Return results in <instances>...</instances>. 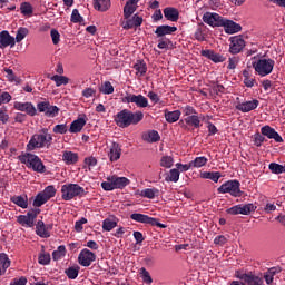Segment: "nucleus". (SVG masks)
<instances>
[{
    "label": "nucleus",
    "mask_w": 285,
    "mask_h": 285,
    "mask_svg": "<svg viewBox=\"0 0 285 285\" xmlns=\"http://www.w3.org/2000/svg\"><path fill=\"white\" fill-rule=\"evenodd\" d=\"M50 79L51 81H55L57 88L61 86H68V83H70V78L66 76L55 75Z\"/></svg>",
    "instance_id": "nucleus-35"
},
{
    "label": "nucleus",
    "mask_w": 285,
    "mask_h": 285,
    "mask_svg": "<svg viewBox=\"0 0 285 285\" xmlns=\"http://www.w3.org/2000/svg\"><path fill=\"white\" fill-rule=\"evenodd\" d=\"M10 116L8 115V107L3 106L0 108V121L2 124H8Z\"/></svg>",
    "instance_id": "nucleus-55"
},
{
    "label": "nucleus",
    "mask_w": 285,
    "mask_h": 285,
    "mask_svg": "<svg viewBox=\"0 0 285 285\" xmlns=\"http://www.w3.org/2000/svg\"><path fill=\"white\" fill-rule=\"evenodd\" d=\"M253 68L259 77H268L275 68V60L271 58H261L257 61L253 62Z\"/></svg>",
    "instance_id": "nucleus-5"
},
{
    "label": "nucleus",
    "mask_w": 285,
    "mask_h": 285,
    "mask_svg": "<svg viewBox=\"0 0 285 285\" xmlns=\"http://www.w3.org/2000/svg\"><path fill=\"white\" fill-rule=\"evenodd\" d=\"M173 164H175V160L171 156H163L160 158V166L163 168H173Z\"/></svg>",
    "instance_id": "nucleus-51"
},
{
    "label": "nucleus",
    "mask_w": 285,
    "mask_h": 285,
    "mask_svg": "<svg viewBox=\"0 0 285 285\" xmlns=\"http://www.w3.org/2000/svg\"><path fill=\"white\" fill-rule=\"evenodd\" d=\"M140 275L145 284H153V277L150 276V273L145 269V267L140 268Z\"/></svg>",
    "instance_id": "nucleus-56"
},
{
    "label": "nucleus",
    "mask_w": 285,
    "mask_h": 285,
    "mask_svg": "<svg viewBox=\"0 0 285 285\" xmlns=\"http://www.w3.org/2000/svg\"><path fill=\"white\" fill-rule=\"evenodd\" d=\"M96 259H97V255L92 253L90 249L85 248L80 252L78 256V264H80V266L88 267Z\"/></svg>",
    "instance_id": "nucleus-14"
},
{
    "label": "nucleus",
    "mask_w": 285,
    "mask_h": 285,
    "mask_svg": "<svg viewBox=\"0 0 285 285\" xmlns=\"http://www.w3.org/2000/svg\"><path fill=\"white\" fill-rule=\"evenodd\" d=\"M130 184V180L126 177H118L116 175L109 176L107 181L101 183V188L105 190L124 189Z\"/></svg>",
    "instance_id": "nucleus-6"
},
{
    "label": "nucleus",
    "mask_w": 285,
    "mask_h": 285,
    "mask_svg": "<svg viewBox=\"0 0 285 285\" xmlns=\"http://www.w3.org/2000/svg\"><path fill=\"white\" fill-rule=\"evenodd\" d=\"M190 163H191V168H202L206 166V164H208V158L200 156V157H196Z\"/></svg>",
    "instance_id": "nucleus-44"
},
{
    "label": "nucleus",
    "mask_w": 285,
    "mask_h": 285,
    "mask_svg": "<svg viewBox=\"0 0 285 285\" xmlns=\"http://www.w3.org/2000/svg\"><path fill=\"white\" fill-rule=\"evenodd\" d=\"M83 126H86V119L78 118L71 122L69 132H81V130H83Z\"/></svg>",
    "instance_id": "nucleus-30"
},
{
    "label": "nucleus",
    "mask_w": 285,
    "mask_h": 285,
    "mask_svg": "<svg viewBox=\"0 0 285 285\" xmlns=\"http://www.w3.org/2000/svg\"><path fill=\"white\" fill-rule=\"evenodd\" d=\"M42 195L50 202L55 195H57V189H55V186L50 185L45 188L43 191H41Z\"/></svg>",
    "instance_id": "nucleus-52"
},
{
    "label": "nucleus",
    "mask_w": 285,
    "mask_h": 285,
    "mask_svg": "<svg viewBox=\"0 0 285 285\" xmlns=\"http://www.w3.org/2000/svg\"><path fill=\"white\" fill-rule=\"evenodd\" d=\"M130 219L138 222V224H148L149 226H157V228H166L165 224L159 223L157 218H153L146 214L134 213L130 215Z\"/></svg>",
    "instance_id": "nucleus-8"
},
{
    "label": "nucleus",
    "mask_w": 285,
    "mask_h": 285,
    "mask_svg": "<svg viewBox=\"0 0 285 285\" xmlns=\"http://www.w3.org/2000/svg\"><path fill=\"white\" fill-rule=\"evenodd\" d=\"M38 262L42 266H48V264H50V254H40L38 257Z\"/></svg>",
    "instance_id": "nucleus-61"
},
{
    "label": "nucleus",
    "mask_w": 285,
    "mask_h": 285,
    "mask_svg": "<svg viewBox=\"0 0 285 285\" xmlns=\"http://www.w3.org/2000/svg\"><path fill=\"white\" fill-rule=\"evenodd\" d=\"M94 8L99 12H106L110 10V0H94Z\"/></svg>",
    "instance_id": "nucleus-31"
},
{
    "label": "nucleus",
    "mask_w": 285,
    "mask_h": 285,
    "mask_svg": "<svg viewBox=\"0 0 285 285\" xmlns=\"http://www.w3.org/2000/svg\"><path fill=\"white\" fill-rule=\"evenodd\" d=\"M36 234L38 237H42L43 239H48V237H50V232L48 230V227H46L43 220H38L36 225Z\"/></svg>",
    "instance_id": "nucleus-28"
},
{
    "label": "nucleus",
    "mask_w": 285,
    "mask_h": 285,
    "mask_svg": "<svg viewBox=\"0 0 285 285\" xmlns=\"http://www.w3.org/2000/svg\"><path fill=\"white\" fill-rule=\"evenodd\" d=\"M236 277L248 285H264V281L259 276H255L252 272L247 274L237 272Z\"/></svg>",
    "instance_id": "nucleus-17"
},
{
    "label": "nucleus",
    "mask_w": 285,
    "mask_h": 285,
    "mask_svg": "<svg viewBox=\"0 0 285 285\" xmlns=\"http://www.w3.org/2000/svg\"><path fill=\"white\" fill-rule=\"evenodd\" d=\"M196 41H206V35H204V30L202 28H197L194 33Z\"/></svg>",
    "instance_id": "nucleus-62"
},
{
    "label": "nucleus",
    "mask_w": 285,
    "mask_h": 285,
    "mask_svg": "<svg viewBox=\"0 0 285 285\" xmlns=\"http://www.w3.org/2000/svg\"><path fill=\"white\" fill-rule=\"evenodd\" d=\"M181 110H183V115L185 118L193 117V116L197 115V110H195V108L190 105L183 107Z\"/></svg>",
    "instance_id": "nucleus-54"
},
{
    "label": "nucleus",
    "mask_w": 285,
    "mask_h": 285,
    "mask_svg": "<svg viewBox=\"0 0 285 285\" xmlns=\"http://www.w3.org/2000/svg\"><path fill=\"white\" fill-rule=\"evenodd\" d=\"M220 28H224L226 35H235L237 32H242V24L225 18L223 19V24Z\"/></svg>",
    "instance_id": "nucleus-20"
},
{
    "label": "nucleus",
    "mask_w": 285,
    "mask_h": 285,
    "mask_svg": "<svg viewBox=\"0 0 285 285\" xmlns=\"http://www.w3.org/2000/svg\"><path fill=\"white\" fill-rule=\"evenodd\" d=\"M99 92H102V95H112V92H115V87H112L110 81H105L104 85L99 88Z\"/></svg>",
    "instance_id": "nucleus-48"
},
{
    "label": "nucleus",
    "mask_w": 285,
    "mask_h": 285,
    "mask_svg": "<svg viewBox=\"0 0 285 285\" xmlns=\"http://www.w3.org/2000/svg\"><path fill=\"white\" fill-rule=\"evenodd\" d=\"M83 21V17L79 13V10L73 9L71 13V22L72 23H81Z\"/></svg>",
    "instance_id": "nucleus-60"
},
{
    "label": "nucleus",
    "mask_w": 285,
    "mask_h": 285,
    "mask_svg": "<svg viewBox=\"0 0 285 285\" xmlns=\"http://www.w3.org/2000/svg\"><path fill=\"white\" fill-rule=\"evenodd\" d=\"M40 213L41 209L39 208L30 209L27 215L18 216V224H21V226H28V228H32V226H35V219H37V216Z\"/></svg>",
    "instance_id": "nucleus-10"
},
{
    "label": "nucleus",
    "mask_w": 285,
    "mask_h": 285,
    "mask_svg": "<svg viewBox=\"0 0 285 285\" xmlns=\"http://www.w3.org/2000/svg\"><path fill=\"white\" fill-rule=\"evenodd\" d=\"M37 109L39 112H45L46 117H57L59 115V107L50 105L49 101L38 102Z\"/></svg>",
    "instance_id": "nucleus-13"
},
{
    "label": "nucleus",
    "mask_w": 285,
    "mask_h": 285,
    "mask_svg": "<svg viewBox=\"0 0 285 285\" xmlns=\"http://www.w3.org/2000/svg\"><path fill=\"white\" fill-rule=\"evenodd\" d=\"M102 228L109 233V230H112V228H117V222L112 218H106L102 222Z\"/></svg>",
    "instance_id": "nucleus-50"
},
{
    "label": "nucleus",
    "mask_w": 285,
    "mask_h": 285,
    "mask_svg": "<svg viewBox=\"0 0 285 285\" xmlns=\"http://www.w3.org/2000/svg\"><path fill=\"white\" fill-rule=\"evenodd\" d=\"M238 206L240 215H250V213H255V210H257V206H254L253 203Z\"/></svg>",
    "instance_id": "nucleus-38"
},
{
    "label": "nucleus",
    "mask_w": 285,
    "mask_h": 285,
    "mask_svg": "<svg viewBox=\"0 0 285 285\" xmlns=\"http://www.w3.org/2000/svg\"><path fill=\"white\" fill-rule=\"evenodd\" d=\"M0 268L6 273L7 268H10V258L6 253L0 254Z\"/></svg>",
    "instance_id": "nucleus-49"
},
{
    "label": "nucleus",
    "mask_w": 285,
    "mask_h": 285,
    "mask_svg": "<svg viewBox=\"0 0 285 285\" xmlns=\"http://www.w3.org/2000/svg\"><path fill=\"white\" fill-rule=\"evenodd\" d=\"M203 21L212 28H222V24L224 23V17L219 16L218 13L207 11L203 14Z\"/></svg>",
    "instance_id": "nucleus-12"
},
{
    "label": "nucleus",
    "mask_w": 285,
    "mask_h": 285,
    "mask_svg": "<svg viewBox=\"0 0 285 285\" xmlns=\"http://www.w3.org/2000/svg\"><path fill=\"white\" fill-rule=\"evenodd\" d=\"M246 48V41L242 36H235L230 38L229 52L232 55H239Z\"/></svg>",
    "instance_id": "nucleus-15"
},
{
    "label": "nucleus",
    "mask_w": 285,
    "mask_h": 285,
    "mask_svg": "<svg viewBox=\"0 0 285 285\" xmlns=\"http://www.w3.org/2000/svg\"><path fill=\"white\" fill-rule=\"evenodd\" d=\"M166 181H174L177 184L179 181V169H170L168 177L165 178Z\"/></svg>",
    "instance_id": "nucleus-53"
},
{
    "label": "nucleus",
    "mask_w": 285,
    "mask_h": 285,
    "mask_svg": "<svg viewBox=\"0 0 285 285\" xmlns=\"http://www.w3.org/2000/svg\"><path fill=\"white\" fill-rule=\"evenodd\" d=\"M55 135H66L68 132V126L66 124L62 125H56L53 127Z\"/></svg>",
    "instance_id": "nucleus-59"
},
{
    "label": "nucleus",
    "mask_w": 285,
    "mask_h": 285,
    "mask_svg": "<svg viewBox=\"0 0 285 285\" xmlns=\"http://www.w3.org/2000/svg\"><path fill=\"white\" fill-rule=\"evenodd\" d=\"M140 197H145L146 199H155L159 195V189L157 188H147L142 189L139 193Z\"/></svg>",
    "instance_id": "nucleus-33"
},
{
    "label": "nucleus",
    "mask_w": 285,
    "mask_h": 285,
    "mask_svg": "<svg viewBox=\"0 0 285 285\" xmlns=\"http://www.w3.org/2000/svg\"><path fill=\"white\" fill-rule=\"evenodd\" d=\"M164 17L167 21H179V10L175 7H167L164 9Z\"/></svg>",
    "instance_id": "nucleus-24"
},
{
    "label": "nucleus",
    "mask_w": 285,
    "mask_h": 285,
    "mask_svg": "<svg viewBox=\"0 0 285 285\" xmlns=\"http://www.w3.org/2000/svg\"><path fill=\"white\" fill-rule=\"evenodd\" d=\"M242 184L239 180H227L220 187H218L217 193L219 195H226L227 193L232 195V197H242V189L239 188Z\"/></svg>",
    "instance_id": "nucleus-7"
},
{
    "label": "nucleus",
    "mask_w": 285,
    "mask_h": 285,
    "mask_svg": "<svg viewBox=\"0 0 285 285\" xmlns=\"http://www.w3.org/2000/svg\"><path fill=\"white\" fill-rule=\"evenodd\" d=\"M79 271H80L79 266L68 267L65 271V275H67L68 279H77V277H79Z\"/></svg>",
    "instance_id": "nucleus-43"
},
{
    "label": "nucleus",
    "mask_w": 285,
    "mask_h": 285,
    "mask_svg": "<svg viewBox=\"0 0 285 285\" xmlns=\"http://www.w3.org/2000/svg\"><path fill=\"white\" fill-rule=\"evenodd\" d=\"M88 193L79 184H65L61 186V198L63 202H70L75 197H86Z\"/></svg>",
    "instance_id": "nucleus-4"
},
{
    "label": "nucleus",
    "mask_w": 285,
    "mask_h": 285,
    "mask_svg": "<svg viewBox=\"0 0 285 285\" xmlns=\"http://www.w3.org/2000/svg\"><path fill=\"white\" fill-rule=\"evenodd\" d=\"M170 46H173V41H170V39L161 38V39L158 41V48H159V50H168V48H170Z\"/></svg>",
    "instance_id": "nucleus-58"
},
{
    "label": "nucleus",
    "mask_w": 285,
    "mask_h": 285,
    "mask_svg": "<svg viewBox=\"0 0 285 285\" xmlns=\"http://www.w3.org/2000/svg\"><path fill=\"white\" fill-rule=\"evenodd\" d=\"M27 35H30V30L26 27H20L14 38L16 43H21V41L26 39Z\"/></svg>",
    "instance_id": "nucleus-39"
},
{
    "label": "nucleus",
    "mask_w": 285,
    "mask_h": 285,
    "mask_svg": "<svg viewBox=\"0 0 285 285\" xmlns=\"http://www.w3.org/2000/svg\"><path fill=\"white\" fill-rule=\"evenodd\" d=\"M14 110H19L20 112H26L29 117H35L37 115V108L32 102H19L16 101L13 104Z\"/></svg>",
    "instance_id": "nucleus-18"
},
{
    "label": "nucleus",
    "mask_w": 285,
    "mask_h": 285,
    "mask_svg": "<svg viewBox=\"0 0 285 285\" xmlns=\"http://www.w3.org/2000/svg\"><path fill=\"white\" fill-rule=\"evenodd\" d=\"M14 48L16 46V40L14 37L10 36V32L8 31H1L0 32V48L3 50V48Z\"/></svg>",
    "instance_id": "nucleus-22"
},
{
    "label": "nucleus",
    "mask_w": 285,
    "mask_h": 285,
    "mask_svg": "<svg viewBox=\"0 0 285 285\" xmlns=\"http://www.w3.org/2000/svg\"><path fill=\"white\" fill-rule=\"evenodd\" d=\"M28 284V278L21 276L20 278H14L10 285H26Z\"/></svg>",
    "instance_id": "nucleus-64"
},
{
    "label": "nucleus",
    "mask_w": 285,
    "mask_h": 285,
    "mask_svg": "<svg viewBox=\"0 0 285 285\" xmlns=\"http://www.w3.org/2000/svg\"><path fill=\"white\" fill-rule=\"evenodd\" d=\"M114 121L118 128H129V126H137L140 121H144V112L128 109H122L115 115Z\"/></svg>",
    "instance_id": "nucleus-1"
},
{
    "label": "nucleus",
    "mask_w": 285,
    "mask_h": 285,
    "mask_svg": "<svg viewBox=\"0 0 285 285\" xmlns=\"http://www.w3.org/2000/svg\"><path fill=\"white\" fill-rule=\"evenodd\" d=\"M137 12V6L126 2L124 7V19H130Z\"/></svg>",
    "instance_id": "nucleus-37"
},
{
    "label": "nucleus",
    "mask_w": 285,
    "mask_h": 285,
    "mask_svg": "<svg viewBox=\"0 0 285 285\" xmlns=\"http://www.w3.org/2000/svg\"><path fill=\"white\" fill-rule=\"evenodd\" d=\"M178 125L184 130H188V126H193V128H202V120L197 114H194V116H189L179 120Z\"/></svg>",
    "instance_id": "nucleus-16"
},
{
    "label": "nucleus",
    "mask_w": 285,
    "mask_h": 285,
    "mask_svg": "<svg viewBox=\"0 0 285 285\" xmlns=\"http://www.w3.org/2000/svg\"><path fill=\"white\" fill-rule=\"evenodd\" d=\"M110 161H118L121 158V147L117 142H112L108 154Z\"/></svg>",
    "instance_id": "nucleus-26"
},
{
    "label": "nucleus",
    "mask_w": 285,
    "mask_h": 285,
    "mask_svg": "<svg viewBox=\"0 0 285 285\" xmlns=\"http://www.w3.org/2000/svg\"><path fill=\"white\" fill-rule=\"evenodd\" d=\"M179 117H181V110H174V111H168V109L165 110V119L167 124H175L179 121Z\"/></svg>",
    "instance_id": "nucleus-29"
},
{
    "label": "nucleus",
    "mask_w": 285,
    "mask_h": 285,
    "mask_svg": "<svg viewBox=\"0 0 285 285\" xmlns=\"http://www.w3.org/2000/svg\"><path fill=\"white\" fill-rule=\"evenodd\" d=\"M145 141H148L149 144H155L161 139L159 136V132L156 130H151L148 132V135L144 136Z\"/></svg>",
    "instance_id": "nucleus-41"
},
{
    "label": "nucleus",
    "mask_w": 285,
    "mask_h": 285,
    "mask_svg": "<svg viewBox=\"0 0 285 285\" xmlns=\"http://www.w3.org/2000/svg\"><path fill=\"white\" fill-rule=\"evenodd\" d=\"M173 32H177V27L163 24L156 28L155 35H157V37L160 38L166 37V35H173Z\"/></svg>",
    "instance_id": "nucleus-25"
},
{
    "label": "nucleus",
    "mask_w": 285,
    "mask_h": 285,
    "mask_svg": "<svg viewBox=\"0 0 285 285\" xmlns=\"http://www.w3.org/2000/svg\"><path fill=\"white\" fill-rule=\"evenodd\" d=\"M243 77H244V85L246 86V88H253V86H255L256 80L254 77H250V71L244 70Z\"/></svg>",
    "instance_id": "nucleus-42"
},
{
    "label": "nucleus",
    "mask_w": 285,
    "mask_h": 285,
    "mask_svg": "<svg viewBox=\"0 0 285 285\" xmlns=\"http://www.w3.org/2000/svg\"><path fill=\"white\" fill-rule=\"evenodd\" d=\"M50 146H52V135L48 134V129H42V134H36L31 137L27 148L35 150V148H50Z\"/></svg>",
    "instance_id": "nucleus-2"
},
{
    "label": "nucleus",
    "mask_w": 285,
    "mask_h": 285,
    "mask_svg": "<svg viewBox=\"0 0 285 285\" xmlns=\"http://www.w3.org/2000/svg\"><path fill=\"white\" fill-rule=\"evenodd\" d=\"M50 37L52 39L53 46H59V41H61V35L57 29H51Z\"/></svg>",
    "instance_id": "nucleus-57"
},
{
    "label": "nucleus",
    "mask_w": 285,
    "mask_h": 285,
    "mask_svg": "<svg viewBox=\"0 0 285 285\" xmlns=\"http://www.w3.org/2000/svg\"><path fill=\"white\" fill-rule=\"evenodd\" d=\"M268 168L274 175H282V173H285V165H279L277 163H271Z\"/></svg>",
    "instance_id": "nucleus-45"
},
{
    "label": "nucleus",
    "mask_w": 285,
    "mask_h": 285,
    "mask_svg": "<svg viewBox=\"0 0 285 285\" xmlns=\"http://www.w3.org/2000/svg\"><path fill=\"white\" fill-rule=\"evenodd\" d=\"M261 132L267 139H274V141H276V144H282L284 141V139L282 138L279 132H277L274 128H272L268 125L262 127Z\"/></svg>",
    "instance_id": "nucleus-19"
},
{
    "label": "nucleus",
    "mask_w": 285,
    "mask_h": 285,
    "mask_svg": "<svg viewBox=\"0 0 285 285\" xmlns=\"http://www.w3.org/2000/svg\"><path fill=\"white\" fill-rule=\"evenodd\" d=\"M48 202L47 197L42 193H39L33 199V206L35 208H41Z\"/></svg>",
    "instance_id": "nucleus-47"
},
{
    "label": "nucleus",
    "mask_w": 285,
    "mask_h": 285,
    "mask_svg": "<svg viewBox=\"0 0 285 285\" xmlns=\"http://www.w3.org/2000/svg\"><path fill=\"white\" fill-rule=\"evenodd\" d=\"M20 12L23 14V17H32L33 8L30 2H22L20 4Z\"/></svg>",
    "instance_id": "nucleus-40"
},
{
    "label": "nucleus",
    "mask_w": 285,
    "mask_h": 285,
    "mask_svg": "<svg viewBox=\"0 0 285 285\" xmlns=\"http://www.w3.org/2000/svg\"><path fill=\"white\" fill-rule=\"evenodd\" d=\"M61 257H66V246L63 245L58 246L57 250H53L52 253V259L55 262H59Z\"/></svg>",
    "instance_id": "nucleus-46"
},
{
    "label": "nucleus",
    "mask_w": 285,
    "mask_h": 285,
    "mask_svg": "<svg viewBox=\"0 0 285 285\" xmlns=\"http://www.w3.org/2000/svg\"><path fill=\"white\" fill-rule=\"evenodd\" d=\"M202 179H210L214 184H217L222 179V173L219 171H204L200 174Z\"/></svg>",
    "instance_id": "nucleus-32"
},
{
    "label": "nucleus",
    "mask_w": 285,
    "mask_h": 285,
    "mask_svg": "<svg viewBox=\"0 0 285 285\" xmlns=\"http://www.w3.org/2000/svg\"><path fill=\"white\" fill-rule=\"evenodd\" d=\"M11 202L20 208H28V196H12Z\"/></svg>",
    "instance_id": "nucleus-36"
},
{
    "label": "nucleus",
    "mask_w": 285,
    "mask_h": 285,
    "mask_svg": "<svg viewBox=\"0 0 285 285\" xmlns=\"http://www.w3.org/2000/svg\"><path fill=\"white\" fill-rule=\"evenodd\" d=\"M212 92L214 95H224V92H226V88H224L223 85H214L212 87Z\"/></svg>",
    "instance_id": "nucleus-63"
},
{
    "label": "nucleus",
    "mask_w": 285,
    "mask_h": 285,
    "mask_svg": "<svg viewBox=\"0 0 285 285\" xmlns=\"http://www.w3.org/2000/svg\"><path fill=\"white\" fill-rule=\"evenodd\" d=\"M18 159L21 161V164H24L27 168H31L35 173H46V165H43V161H41V158H39L37 155L30 153L21 154L18 156Z\"/></svg>",
    "instance_id": "nucleus-3"
},
{
    "label": "nucleus",
    "mask_w": 285,
    "mask_h": 285,
    "mask_svg": "<svg viewBox=\"0 0 285 285\" xmlns=\"http://www.w3.org/2000/svg\"><path fill=\"white\" fill-rule=\"evenodd\" d=\"M200 55L202 57H206V59H209L214 63H224V61H226V57L210 49L202 50Z\"/></svg>",
    "instance_id": "nucleus-21"
},
{
    "label": "nucleus",
    "mask_w": 285,
    "mask_h": 285,
    "mask_svg": "<svg viewBox=\"0 0 285 285\" xmlns=\"http://www.w3.org/2000/svg\"><path fill=\"white\" fill-rule=\"evenodd\" d=\"M257 106H259V100L254 99L236 105V110H239L240 112H250L252 110H255Z\"/></svg>",
    "instance_id": "nucleus-23"
},
{
    "label": "nucleus",
    "mask_w": 285,
    "mask_h": 285,
    "mask_svg": "<svg viewBox=\"0 0 285 285\" xmlns=\"http://www.w3.org/2000/svg\"><path fill=\"white\" fill-rule=\"evenodd\" d=\"M134 70H136V75L144 77V75H146V72H148V67L146 66V62L144 60H138L134 65Z\"/></svg>",
    "instance_id": "nucleus-34"
},
{
    "label": "nucleus",
    "mask_w": 285,
    "mask_h": 285,
    "mask_svg": "<svg viewBox=\"0 0 285 285\" xmlns=\"http://www.w3.org/2000/svg\"><path fill=\"white\" fill-rule=\"evenodd\" d=\"M121 101L122 104H135L137 108H148V98L144 95L127 94Z\"/></svg>",
    "instance_id": "nucleus-9"
},
{
    "label": "nucleus",
    "mask_w": 285,
    "mask_h": 285,
    "mask_svg": "<svg viewBox=\"0 0 285 285\" xmlns=\"http://www.w3.org/2000/svg\"><path fill=\"white\" fill-rule=\"evenodd\" d=\"M141 23H144V18L137 13L130 18H124V20H120L122 30H132V28H139Z\"/></svg>",
    "instance_id": "nucleus-11"
},
{
    "label": "nucleus",
    "mask_w": 285,
    "mask_h": 285,
    "mask_svg": "<svg viewBox=\"0 0 285 285\" xmlns=\"http://www.w3.org/2000/svg\"><path fill=\"white\" fill-rule=\"evenodd\" d=\"M62 161L68 166H72L79 161V154L72 151H63Z\"/></svg>",
    "instance_id": "nucleus-27"
}]
</instances>
